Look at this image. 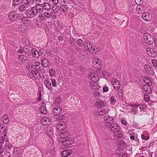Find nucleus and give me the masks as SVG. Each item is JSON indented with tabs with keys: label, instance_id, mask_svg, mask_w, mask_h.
I'll list each match as a JSON object with an SVG mask.
<instances>
[{
	"label": "nucleus",
	"instance_id": "1",
	"mask_svg": "<svg viewBox=\"0 0 157 157\" xmlns=\"http://www.w3.org/2000/svg\"><path fill=\"white\" fill-rule=\"evenodd\" d=\"M40 63L38 61L35 62L34 63L29 62L26 66L27 70L30 72L29 76L33 79H35L39 76V72L42 73L43 69L42 67L40 66Z\"/></svg>",
	"mask_w": 157,
	"mask_h": 157
},
{
	"label": "nucleus",
	"instance_id": "2",
	"mask_svg": "<svg viewBox=\"0 0 157 157\" xmlns=\"http://www.w3.org/2000/svg\"><path fill=\"white\" fill-rule=\"evenodd\" d=\"M41 6L37 4L35 6L26 10V14L29 18H33L36 16L39 13H42V10Z\"/></svg>",
	"mask_w": 157,
	"mask_h": 157
},
{
	"label": "nucleus",
	"instance_id": "3",
	"mask_svg": "<svg viewBox=\"0 0 157 157\" xmlns=\"http://www.w3.org/2000/svg\"><path fill=\"white\" fill-rule=\"evenodd\" d=\"M34 2V0H22L21 4L18 8L19 11L21 12L25 11L27 8L33 6Z\"/></svg>",
	"mask_w": 157,
	"mask_h": 157
},
{
	"label": "nucleus",
	"instance_id": "4",
	"mask_svg": "<svg viewBox=\"0 0 157 157\" xmlns=\"http://www.w3.org/2000/svg\"><path fill=\"white\" fill-rule=\"evenodd\" d=\"M131 106L133 107L132 109V111L139 115L142 114V112L144 111V109L147 107V105L145 104H133L131 105Z\"/></svg>",
	"mask_w": 157,
	"mask_h": 157
},
{
	"label": "nucleus",
	"instance_id": "5",
	"mask_svg": "<svg viewBox=\"0 0 157 157\" xmlns=\"http://www.w3.org/2000/svg\"><path fill=\"white\" fill-rule=\"evenodd\" d=\"M58 142L59 143L62 144L64 146H67L72 143V141L71 142L68 137H60L58 139Z\"/></svg>",
	"mask_w": 157,
	"mask_h": 157
},
{
	"label": "nucleus",
	"instance_id": "6",
	"mask_svg": "<svg viewBox=\"0 0 157 157\" xmlns=\"http://www.w3.org/2000/svg\"><path fill=\"white\" fill-rule=\"evenodd\" d=\"M144 38L145 41L148 44H151L153 42L152 36L148 33H145L144 35Z\"/></svg>",
	"mask_w": 157,
	"mask_h": 157
},
{
	"label": "nucleus",
	"instance_id": "7",
	"mask_svg": "<svg viewBox=\"0 0 157 157\" xmlns=\"http://www.w3.org/2000/svg\"><path fill=\"white\" fill-rule=\"evenodd\" d=\"M90 82H97L99 79V78L97 74L94 73H90L88 76Z\"/></svg>",
	"mask_w": 157,
	"mask_h": 157
},
{
	"label": "nucleus",
	"instance_id": "8",
	"mask_svg": "<svg viewBox=\"0 0 157 157\" xmlns=\"http://www.w3.org/2000/svg\"><path fill=\"white\" fill-rule=\"evenodd\" d=\"M109 128L113 132H117L120 131L121 128L117 124H113L109 126Z\"/></svg>",
	"mask_w": 157,
	"mask_h": 157
},
{
	"label": "nucleus",
	"instance_id": "9",
	"mask_svg": "<svg viewBox=\"0 0 157 157\" xmlns=\"http://www.w3.org/2000/svg\"><path fill=\"white\" fill-rule=\"evenodd\" d=\"M62 108L59 106H55L52 109V112L55 116H59L62 112Z\"/></svg>",
	"mask_w": 157,
	"mask_h": 157
},
{
	"label": "nucleus",
	"instance_id": "10",
	"mask_svg": "<svg viewBox=\"0 0 157 157\" xmlns=\"http://www.w3.org/2000/svg\"><path fill=\"white\" fill-rule=\"evenodd\" d=\"M66 126L65 122H60L57 124L56 128L58 131H63L65 128Z\"/></svg>",
	"mask_w": 157,
	"mask_h": 157
},
{
	"label": "nucleus",
	"instance_id": "11",
	"mask_svg": "<svg viewBox=\"0 0 157 157\" xmlns=\"http://www.w3.org/2000/svg\"><path fill=\"white\" fill-rule=\"evenodd\" d=\"M112 84L114 89L117 90L120 89L121 85L120 82L117 80L116 79L112 80Z\"/></svg>",
	"mask_w": 157,
	"mask_h": 157
},
{
	"label": "nucleus",
	"instance_id": "12",
	"mask_svg": "<svg viewBox=\"0 0 157 157\" xmlns=\"http://www.w3.org/2000/svg\"><path fill=\"white\" fill-rule=\"evenodd\" d=\"M147 52L148 55L151 57H155L157 56V53L152 48H147Z\"/></svg>",
	"mask_w": 157,
	"mask_h": 157
},
{
	"label": "nucleus",
	"instance_id": "13",
	"mask_svg": "<svg viewBox=\"0 0 157 157\" xmlns=\"http://www.w3.org/2000/svg\"><path fill=\"white\" fill-rule=\"evenodd\" d=\"M37 5H39L42 7V12L43 11L44 9L46 10H49L51 8L50 5L49 4L48 2H44L43 5L40 4H37Z\"/></svg>",
	"mask_w": 157,
	"mask_h": 157
},
{
	"label": "nucleus",
	"instance_id": "14",
	"mask_svg": "<svg viewBox=\"0 0 157 157\" xmlns=\"http://www.w3.org/2000/svg\"><path fill=\"white\" fill-rule=\"evenodd\" d=\"M145 70L149 74L151 75H153V69L148 64H146L144 67Z\"/></svg>",
	"mask_w": 157,
	"mask_h": 157
},
{
	"label": "nucleus",
	"instance_id": "15",
	"mask_svg": "<svg viewBox=\"0 0 157 157\" xmlns=\"http://www.w3.org/2000/svg\"><path fill=\"white\" fill-rule=\"evenodd\" d=\"M105 103L104 101L99 100L97 101L95 104V106L98 108H104L105 105Z\"/></svg>",
	"mask_w": 157,
	"mask_h": 157
},
{
	"label": "nucleus",
	"instance_id": "16",
	"mask_svg": "<svg viewBox=\"0 0 157 157\" xmlns=\"http://www.w3.org/2000/svg\"><path fill=\"white\" fill-rule=\"evenodd\" d=\"M142 17L143 19L147 21H150L152 18L151 15L150 14L147 13H143Z\"/></svg>",
	"mask_w": 157,
	"mask_h": 157
},
{
	"label": "nucleus",
	"instance_id": "17",
	"mask_svg": "<svg viewBox=\"0 0 157 157\" xmlns=\"http://www.w3.org/2000/svg\"><path fill=\"white\" fill-rule=\"evenodd\" d=\"M44 131L47 134L51 136L53 134V130L52 128L50 126H47L45 127L44 128Z\"/></svg>",
	"mask_w": 157,
	"mask_h": 157
},
{
	"label": "nucleus",
	"instance_id": "18",
	"mask_svg": "<svg viewBox=\"0 0 157 157\" xmlns=\"http://www.w3.org/2000/svg\"><path fill=\"white\" fill-rule=\"evenodd\" d=\"M10 21H13L17 19L18 15L17 12L15 11H10Z\"/></svg>",
	"mask_w": 157,
	"mask_h": 157
},
{
	"label": "nucleus",
	"instance_id": "19",
	"mask_svg": "<svg viewBox=\"0 0 157 157\" xmlns=\"http://www.w3.org/2000/svg\"><path fill=\"white\" fill-rule=\"evenodd\" d=\"M93 64L94 65H97V68L98 69L101 68V62L100 59L98 58H94L93 60Z\"/></svg>",
	"mask_w": 157,
	"mask_h": 157
},
{
	"label": "nucleus",
	"instance_id": "20",
	"mask_svg": "<svg viewBox=\"0 0 157 157\" xmlns=\"http://www.w3.org/2000/svg\"><path fill=\"white\" fill-rule=\"evenodd\" d=\"M23 152V151L21 150V148L20 147H15L14 149L13 154L14 155L17 154V157H19L20 156H21Z\"/></svg>",
	"mask_w": 157,
	"mask_h": 157
},
{
	"label": "nucleus",
	"instance_id": "21",
	"mask_svg": "<svg viewBox=\"0 0 157 157\" xmlns=\"http://www.w3.org/2000/svg\"><path fill=\"white\" fill-rule=\"evenodd\" d=\"M90 87L93 89L97 90L100 88V86L98 84L97 82H90Z\"/></svg>",
	"mask_w": 157,
	"mask_h": 157
},
{
	"label": "nucleus",
	"instance_id": "22",
	"mask_svg": "<svg viewBox=\"0 0 157 157\" xmlns=\"http://www.w3.org/2000/svg\"><path fill=\"white\" fill-rule=\"evenodd\" d=\"M104 119L105 122L107 123L112 124L114 121L113 117L108 115L105 116L104 117Z\"/></svg>",
	"mask_w": 157,
	"mask_h": 157
},
{
	"label": "nucleus",
	"instance_id": "23",
	"mask_svg": "<svg viewBox=\"0 0 157 157\" xmlns=\"http://www.w3.org/2000/svg\"><path fill=\"white\" fill-rule=\"evenodd\" d=\"M18 57L19 61L22 63H25L27 61V57L24 55H19Z\"/></svg>",
	"mask_w": 157,
	"mask_h": 157
},
{
	"label": "nucleus",
	"instance_id": "24",
	"mask_svg": "<svg viewBox=\"0 0 157 157\" xmlns=\"http://www.w3.org/2000/svg\"><path fill=\"white\" fill-rule=\"evenodd\" d=\"M69 9V8L67 5L62 4L60 6V11L63 13L67 12Z\"/></svg>",
	"mask_w": 157,
	"mask_h": 157
},
{
	"label": "nucleus",
	"instance_id": "25",
	"mask_svg": "<svg viewBox=\"0 0 157 157\" xmlns=\"http://www.w3.org/2000/svg\"><path fill=\"white\" fill-rule=\"evenodd\" d=\"M71 154V151L70 150H64L62 152L61 155L62 157H67L68 155H70Z\"/></svg>",
	"mask_w": 157,
	"mask_h": 157
},
{
	"label": "nucleus",
	"instance_id": "26",
	"mask_svg": "<svg viewBox=\"0 0 157 157\" xmlns=\"http://www.w3.org/2000/svg\"><path fill=\"white\" fill-rule=\"evenodd\" d=\"M31 52L33 56L35 58H38L40 56V54L38 51L35 49H32Z\"/></svg>",
	"mask_w": 157,
	"mask_h": 157
},
{
	"label": "nucleus",
	"instance_id": "27",
	"mask_svg": "<svg viewBox=\"0 0 157 157\" xmlns=\"http://www.w3.org/2000/svg\"><path fill=\"white\" fill-rule=\"evenodd\" d=\"M44 83L45 86L48 89H50L52 88L51 82L48 79L45 78L44 81Z\"/></svg>",
	"mask_w": 157,
	"mask_h": 157
},
{
	"label": "nucleus",
	"instance_id": "28",
	"mask_svg": "<svg viewBox=\"0 0 157 157\" xmlns=\"http://www.w3.org/2000/svg\"><path fill=\"white\" fill-rule=\"evenodd\" d=\"M28 17L27 16H24L21 19V21L22 22L25 24H28L30 22V21L28 19Z\"/></svg>",
	"mask_w": 157,
	"mask_h": 157
},
{
	"label": "nucleus",
	"instance_id": "29",
	"mask_svg": "<svg viewBox=\"0 0 157 157\" xmlns=\"http://www.w3.org/2000/svg\"><path fill=\"white\" fill-rule=\"evenodd\" d=\"M4 127V125L2 124L0 125V131L1 133H4V135L5 136H6L7 129L6 128L3 129Z\"/></svg>",
	"mask_w": 157,
	"mask_h": 157
},
{
	"label": "nucleus",
	"instance_id": "30",
	"mask_svg": "<svg viewBox=\"0 0 157 157\" xmlns=\"http://www.w3.org/2000/svg\"><path fill=\"white\" fill-rule=\"evenodd\" d=\"M41 121L44 125H46L50 123V120L48 118L44 117L41 120Z\"/></svg>",
	"mask_w": 157,
	"mask_h": 157
},
{
	"label": "nucleus",
	"instance_id": "31",
	"mask_svg": "<svg viewBox=\"0 0 157 157\" xmlns=\"http://www.w3.org/2000/svg\"><path fill=\"white\" fill-rule=\"evenodd\" d=\"M41 63L42 64L43 66L47 67L48 66V60L45 59H41Z\"/></svg>",
	"mask_w": 157,
	"mask_h": 157
},
{
	"label": "nucleus",
	"instance_id": "32",
	"mask_svg": "<svg viewBox=\"0 0 157 157\" xmlns=\"http://www.w3.org/2000/svg\"><path fill=\"white\" fill-rule=\"evenodd\" d=\"M40 110L41 113L42 114H45L47 113L48 110L44 106H40Z\"/></svg>",
	"mask_w": 157,
	"mask_h": 157
},
{
	"label": "nucleus",
	"instance_id": "33",
	"mask_svg": "<svg viewBox=\"0 0 157 157\" xmlns=\"http://www.w3.org/2000/svg\"><path fill=\"white\" fill-rule=\"evenodd\" d=\"M2 119L3 122L5 124H7L8 123L9 120L8 117L7 115H4L3 116Z\"/></svg>",
	"mask_w": 157,
	"mask_h": 157
},
{
	"label": "nucleus",
	"instance_id": "34",
	"mask_svg": "<svg viewBox=\"0 0 157 157\" xmlns=\"http://www.w3.org/2000/svg\"><path fill=\"white\" fill-rule=\"evenodd\" d=\"M44 16L46 18H50L52 16V14H53L52 13V12H49L47 11H45L44 13Z\"/></svg>",
	"mask_w": 157,
	"mask_h": 157
},
{
	"label": "nucleus",
	"instance_id": "35",
	"mask_svg": "<svg viewBox=\"0 0 157 157\" xmlns=\"http://www.w3.org/2000/svg\"><path fill=\"white\" fill-rule=\"evenodd\" d=\"M49 71L51 77H52L55 75V71L54 69L51 68L49 69Z\"/></svg>",
	"mask_w": 157,
	"mask_h": 157
},
{
	"label": "nucleus",
	"instance_id": "36",
	"mask_svg": "<svg viewBox=\"0 0 157 157\" xmlns=\"http://www.w3.org/2000/svg\"><path fill=\"white\" fill-rule=\"evenodd\" d=\"M144 81L148 85H150L151 84V82L149 78L148 77L145 78L144 79Z\"/></svg>",
	"mask_w": 157,
	"mask_h": 157
},
{
	"label": "nucleus",
	"instance_id": "37",
	"mask_svg": "<svg viewBox=\"0 0 157 157\" xmlns=\"http://www.w3.org/2000/svg\"><path fill=\"white\" fill-rule=\"evenodd\" d=\"M39 17L41 21L46 20V18H45V17L44 16V13L40 14L39 15Z\"/></svg>",
	"mask_w": 157,
	"mask_h": 157
},
{
	"label": "nucleus",
	"instance_id": "38",
	"mask_svg": "<svg viewBox=\"0 0 157 157\" xmlns=\"http://www.w3.org/2000/svg\"><path fill=\"white\" fill-rule=\"evenodd\" d=\"M20 3V0H13L12 4L14 6L19 5Z\"/></svg>",
	"mask_w": 157,
	"mask_h": 157
},
{
	"label": "nucleus",
	"instance_id": "39",
	"mask_svg": "<svg viewBox=\"0 0 157 157\" xmlns=\"http://www.w3.org/2000/svg\"><path fill=\"white\" fill-rule=\"evenodd\" d=\"M118 97L121 100H123V92L120 90L118 94Z\"/></svg>",
	"mask_w": 157,
	"mask_h": 157
},
{
	"label": "nucleus",
	"instance_id": "40",
	"mask_svg": "<svg viewBox=\"0 0 157 157\" xmlns=\"http://www.w3.org/2000/svg\"><path fill=\"white\" fill-rule=\"evenodd\" d=\"M110 100V101L111 103L113 105L115 103L116 101V99L113 96L111 97Z\"/></svg>",
	"mask_w": 157,
	"mask_h": 157
},
{
	"label": "nucleus",
	"instance_id": "41",
	"mask_svg": "<svg viewBox=\"0 0 157 157\" xmlns=\"http://www.w3.org/2000/svg\"><path fill=\"white\" fill-rule=\"evenodd\" d=\"M77 44L80 46H82L83 43V40L81 39H79L77 41Z\"/></svg>",
	"mask_w": 157,
	"mask_h": 157
},
{
	"label": "nucleus",
	"instance_id": "42",
	"mask_svg": "<svg viewBox=\"0 0 157 157\" xmlns=\"http://www.w3.org/2000/svg\"><path fill=\"white\" fill-rule=\"evenodd\" d=\"M144 100L145 101H148L150 99V98L149 96L148 95H147L146 94H144Z\"/></svg>",
	"mask_w": 157,
	"mask_h": 157
},
{
	"label": "nucleus",
	"instance_id": "43",
	"mask_svg": "<svg viewBox=\"0 0 157 157\" xmlns=\"http://www.w3.org/2000/svg\"><path fill=\"white\" fill-rule=\"evenodd\" d=\"M121 122L122 124L124 125H126L127 124V122L126 119L124 118H121Z\"/></svg>",
	"mask_w": 157,
	"mask_h": 157
},
{
	"label": "nucleus",
	"instance_id": "44",
	"mask_svg": "<svg viewBox=\"0 0 157 157\" xmlns=\"http://www.w3.org/2000/svg\"><path fill=\"white\" fill-rule=\"evenodd\" d=\"M141 137L142 140H147L149 139V136H146L142 134L141 135Z\"/></svg>",
	"mask_w": 157,
	"mask_h": 157
},
{
	"label": "nucleus",
	"instance_id": "45",
	"mask_svg": "<svg viewBox=\"0 0 157 157\" xmlns=\"http://www.w3.org/2000/svg\"><path fill=\"white\" fill-rule=\"evenodd\" d=\"M51 82L52 86L54 87H56L57 86L56 81L55 79L52 78L51 79Z\"/></svg>",
	"mask_w": 157,
	"mask_h": 157
},
{
	"label": "nucleus",
	"instance_id": "46",
	"mask_svg": "<svg viewBox=\"0 0 157 157\" xmlns=\"http://www.w3.org/2000/svg\"><path fill=\"white\" fill-rule=\"evenodd\" d=\"M97 51V49L92 48V49H91L90 51H89L92 54H94L96 53Z\"/></svg>",
	"mask_w": 157,
	"mask_h": 157
},
{
	"label": "nucleus",
	"instance_id": "47",
	"mask_svg": "<svg viewBox=\"0 0 157 157\" xmlns=\"http://www.w3.org/2000/svg\"><path fill=\"white\" fill-rule=\"evenodd\" d=\"M152 63L155 67H157V60L155 59L152 60Z\"/></svg>",
	"mask_w": 157,
	"mask_h": 157
},
{
	"label": "nucleus",
	"instance_id": "48",
	"mask_svg": "<svg viewBox=\"0 0 157 157\" xmlns=\"http://www.w3.org/2000/svg\"><path fill=\"white\" fill-rule=\"evenodd\" d=\"M88 47L87 48V49L88 51H90L91 49L92 48V44L89 41V43H88Z\"/></svg>",
	"mask_w": 157,
	"mask_h": 157
},
{
	"label": "nucleus",
	"instance_id": "49",
	"mask_svg": "<svg viewBox=\"0 0 157 157\" xmlns=\"http://www.w3.org/2000/svg\"><path fill=\"white\" fill-rule=\"evenodd\" d=\"M132 126L136 128H140L139 124L136 122L133 123Z\"/></svg>",
	"mask_w": 157,
	"mask_h": 157
},
{
	"label": "nucleus",
	"instance_id": "50",
	"mask_svg": "<svg viewBox=\"0 0 157 157\" xmlns=\"http://www.w3.org/2000/svg\"><path fill=\"white\" fill-rule=\"evenodd\" d=\"M145 92L148 94H150L152 92V90H151V88L150 87H148L147 88V89L146 90V91Z\"/></svg>",
	"mask_w": 157,
	"mask_h": 157
},
{
	"label": "nucleus",
	"instance_id": "51",
	"mask_svg": "<svg viewBox=\"0 0 157 157\" xmlns=\"http://www.w3.org/2000/svg\"><path fill=\"white\" fill-rule=\"evenodd\" d=\"M136 11L139 14H140L142 13V10L139 6L137 7Z\"/></svg>",
	"mask_w": 157,
	"mask_h": 157
},
{
	"label": "nucleus",
	"instance_id": "52",
	"mask_svg": "<svg viewBox=\"0 0 157 157\" xmlns=\"http://www.w3.org/2000/svg\"><path fill=\"white\" fill-rule=\"evenodd\" d=\"M108 90V87L107 86H105L103 87V91L104 92H107Z\"/></svg>",
	"mask_w": 157,
	"mask_h": 157
},
{
	"label": "nucleus",
	"instance_id": "53",
	"mask_svg": "<svg viewBox=\"0 0 157 157\" xmlns=\"http://www.w3.org/2000/svg\"><path fill=\"white\" fill-rule=\"evenodd\" d=\"M106 113V112L104 110L100 111L99 114H100L101 115H104Z\"/></svg>",
	"mask_w": 157,
	"mask_h": 157
},
{
	"label": "nucleus",
	"instance_id": "54",
	"mask_svg": "<svg viewBox=\"0 0 157 157\" xmlns=\"http://www.w3.org/2000/svg\"><path fill=\"white\" fill-rule=\"evenodd\" d=\"M89 43V41H86L85 42L84 44L83 45L84 46V47L85 49H86V48H87V47H88V43Z\"/></svg>",
	"mask_w": 157,
	"mask_h": 157
},
{
	"label": "nucleus",
	"instance_id": "55",
	"mask_svg": "<svg viewBox=\"0 0 157 157\" xmlns=\"http://www.w3.org/2000/svg\"><path fill=\"white\" fill-rule=\"evenodd\" d=\"M65 118V116L63 115H61L58 117V120H63Z\"/></svg>",
	"mask_w": 157,
	"mask_h": 157
},
{
	"label": "nucleus",
	"instance_id": "56",
	"mask_svg": "<svg viewBox=\"0 0 157 157\" xmlns=\"http://www.w3.org/2000/svg\"><path fill=\"white\" fill-rule=\"evenodd\" d=\"M52 2L55 5H56L58 3V0H52Z\"/></svg>",
	"mask_w": 157,
	"mask_h": 157
},
{
	"label": "nucleus",
	"instance_id": "57",
	"mask_svg": "<svg viewBox=\"0 0 157 157\" xmlns=\"http://www.w3.org/2000/svg\"><path fill=\"white\" fill-rule=\"evenodd\" d=\"M35 2L40 4H42L43 2L42 0H35Z\"/></svg>",
	"mask_w": 157,
	"mask_h": 157
},
{
	"label": "nucleus",
	"instance_id": "58",
	"mask_svg": "<svg viewBox=\"0 0 157 157\" xmlns=\"http://www.w3.org/2000/svg\"><path fill=\"white\" fill-rule=\"evenodd\" d=\"M127 133L130 135H132V134H134V132H133V131L132 130H128Z\"/></svg>",
	"mask_w": 157,
	"mask_h": 157
},
{
	"label": "nucleus",
	"instance_id": "59",
	"mask_svg": "<svg viewBox=\"0 0 157 157\" xmlns=\"http://www.w3.org/2000/svg\"><path fill=\"white\" fill-rule=\"evenodd\" d=\"M149 86L150 85H147V86H144L143 88L144 91L145 92L146 91V90L147 89V88L150 87Z\"/></svg>",
	"mask_w": 157,
	"mask_h": 157
},
{
	"label": "nucleus",
	"instance_id": "60",
	"mask_svg": "<svg viewBox=\"0 0 157 157\" xmlns=\"http://www.w3.org/2000/svg\"><path fill=\"white\" fill-rule=\"evenodd\" d=\"M38 100L39 101H40L41 100V93L40 92V93L39 94V97L38 98Z\"/></svg>",
	"mask_w": 157,
	"mask_h": 157
},
{
	"label": "nucleus",
	"instance_id": "61",
	"mask_svg": "<svg viewBox=\"0 0 157 157\" xmlns=\"http://www.w3.org/2000/svg\"><path fill=\"white\" fill-rule=\"evenodd\" d=\"M1 140H2V141L0 142V143L1 144H3L4 142V139L3 137H1Z\"/></svg>",
	"mask_w": 157,
	"mask_h": 157
},
{
	"label": "nucleus",
	"instance_id": "62",
	"mask_svg": "<svg viewBox=\"0 0 157 157\" xmlns=\"http://www.w3.org/2000/svg\"><path fill=\"white\" fill-rule=\"evenodd\" d=\"M43 51V49H41L39 51H38L39 52L40 54V55H42V54L43 52L42 51Z\"/></svg>",
	"mask_w": 157,
	"mask_h": 157
},
{
	"label": "nucleus",
	"instance_id": "63",
	"mask_svg": "<svg viewBox=\"0 0 157 157\" xmlns=\"http://www.w3.org/2000/svg\"><path fill=\"white\" fill-rule=\"evenodd\" d=\"M51 17L53 19H56V15H54L53 13L52 14V16Z\"/></svg>",
	"mask_w": 157,
	"mask_h": 157
},
{
	"label": "nucleus",
	"instance_id": "64",
	"mask_svg": "<svg viewBox=\"0 0 157 157\" xmlns=\"http://www.w3.org/2000/svg\"><path fill=\"white\" fill-rule=\"evenodd\" d=\"M130 138L131 139V140H134L135 139V137L134 136H132V135H131V136H130Z\"/></svg>",
	"mask_w": 157,
	"mask_h": 157
}]
</instances>
